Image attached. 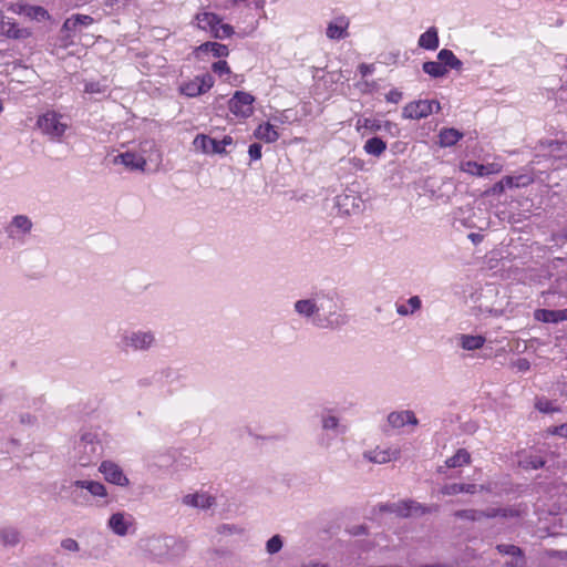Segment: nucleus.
<instances>
[{"label":"nucleus","instance_id":"f257e3e1","mask_svg":"<svg viewBox=\"0 0 567 567\" xmlns=\"http://www.w3.org/2000/svg\"><path fill=\"white\" fill-rule=\"evenodd\" d=\"M63 117L62 114L55 111H47L38 117L37 126L50 138L60 140L69 128V124L63 121Z\"/></svg>","mask_w":567,"mask_h":567},{"label":"nucleus","instance_id":"f03ea898","mask_svg":"<svg viewBox=\"0 0 567 567\" xmlns=\"http://www.w3.org/2000/svg\"><path fill=\"white\" fill-rule=\"evenodd\" d=\"M379 509L381 512L394 513L401 517H410V516H421L426 513H431L432 511L436 512L439 509V506L426 507L420 503L408 499V501H401L399 503L380 505Z\"/></svg>","mask_w":567,"mask_h":567},{"label":"nucleus","instance_id":"7ed1b4c3","mask_svg":"<svg viewBox=\"0 0 567 567\" xmlns=\"http://www.w3.org/2000/svg\"><path fill=\"white\" fill-rule=\"evenodd\" d=\"M234 143V140L229 135H225L223 140H215L206 134H198L194 138L193 145L197 151L204 154H218L226 155V146Z\"/></svg>","mask_w":567,"mask_h":567},{"label":"nucleus","instance_id":"20e7f679","mask_svg":"<svg viewBox=\"0 0 567 567\" xmlns=\"http://www.w3.org/2000/svg\"><path fill=\"white\" fill-rule=\"evenodd\" d=\"M255 96L248 92L236 91L228 101V109L238 118H248L254 114Z\"/></svg>","mask_w":567,"mask_h":567},{"label":"nucleus","instance_id":"39448f33","mask_svg":"<svg viewBox=\"0 0 567 567\" xmlns=\"http://www.w3.org/2000/svg\"><path fill=\"white\" fill-rule=\"evenodd\" d=\"M214 78L208 73L197 75L194 79L182 83L179 92L188 97H195L209 91L214 86Z\"/></svg>","mask_w":567,"mask_h":567},{"label":"nucleus","instance_id":"423d86ee","mask_svg":"<svg viewBox=\"0 0 567 567\" xmlns=\"http://www.w3.org/2000/svg\"><path fill=\"white\" fill-rule=\"evenodd\" d=\"M519 512L513 508H491L485 512L476 511V509H461L454 513L455 518L467 519V520H478L483 517L494 518L497 516L502 517H512L518 516Z\"/></svg>","mask_w":567,"mask_h":567},{"label":"nucleus","instance_id":"0eeeda50","mask_svg":"<svg viewBox=\"0 0 567 567\" xmlns=\"http://www.w3.org/2000/svg\"><path fill=\"white\" fill-rule=\"evenodd\" d=\"M433 105L440 107L436 101L419 100L408 103L402 111V116L410 120H421L433 113Z\"/></svg>","mask_w":567,"mask_h":567},{"label":"nucleus","instance_id":"6e6552de","mask_svg":"<svg viewBox=\"0 0 567 567\" xmlns=\"http://www.w3.org/2000/svg\"><path fill=\"white\" fill-rule=\"evenodd\" d=\"M99 471L103 474L106 482L125 487L130 484L128 478L123 473L122 468L112 461H103L100 466Z\"/></svg>","mask_w":567,"mask_h":567},{"label":"nucleus","instance_id":"1a4fd4ad","mask_svg":"<svg viewBox=\"0 0 567 567\" xmlns=\"http://www.w3.org/2000/svg\"><path fill=\"white\" fill-rule=\"evenodd\" d=\"M94 19L91 16L86 14H73L72 17L68 18L63 25L62 31H66L69 33L75 32L79 27H89L93 24ZM73 41L71 40V34H68L64 40V45L68 47L72 44Z\"/></svg>","mask_w":567,"mask_h":567},{"label":"nucleus","instance_id":"9d476101","mask_svg":"<svg viewBox=\"0 0 567 567\" xmlns=\"http://www.w3.org/2000/svg\"><path fill=\"white\" fill-rule=\"evenodd\" d=\"M350 21L347 17L340 16L331 21L326 30V34L330 40H340L348 37V28Z\"/></svg>","mask_w":567,"mask_h":567},{"label":"nucleus","instance_id":"9b49d317","mask_svg":"<svg viewBox=\"0 0 567 567\" xmlns=\"http://www.w3.org/2000/svg\"><path fill=\"white\" fill-rule=\"evenodd\" d=\"M120 161L125 167L132 171H145L146 159L134 152H125L116 156L115 162Z\"/></svg>","mask_w":567,"mask_h":567},{"label":"nucleus","instance_id":"f8f14e48","mask_svg":"<svg viewBox=\"0 0 567 567\" xmlns=\"http://www.w3.org/2000/svg\"><path fill=\"white\" fill-rule=\"evenodd\" d=\"M388 421L392 427L400 429L405 424L416 425L417 419L412 411L392 412L388 416Z\"/></svg>","mask_w":567,"mask_h":567},{"label":"nucleus","instance_id":"ddd939ff","mask_svg":"<svg viewBox=\"0 0 567 567\" xmlns=\"http://www.w3.org/2000/svg\"><path fill=\"white\" fill-rule=\"evenodd\" d=\"M0 33L11 39H24L30 35L27 29H20L12 20H2L0 23Z\"/></svg>","mask_w":567,"mask_h":567},{"label":"nucleus","instance_id":"4468645a","mask_svg":"<svg viewBox=\"0 0 567 567\" xmlns=\"http://www.w3.org/2000/svg\"><path fill=\"white\" fill-rule=\"evenodd\" d=\"M254 135L256 138L265 143H275L279 138V133L269 122L259 124L255 130Z\"/></svg>","mask_w":567,"mask_h":567},{"label":"nucleus","instance_id":"2eb2a0df","mask_svg":"<svg viewBox=\"0 0 567 567\" xmlns=\"http://www.w3.org/2000/svg\"><path fill=\"white\" fill-rule=\"evenodd\" d=\"M197 27L202 30L214 33L217 25H219L220 18L213 12H202L196 14Z\"/></svg>","mask_w":567,"mask_h":567},{"label":"nucleus","instance_id":"dca6fc26","mask_svg":"<svg viewBox=\"0 0 567 567\" xmlns=\"http://www.w3.org/2000/svg\"><path fill=\"white\" fill-rule=\"evenodd\" d=\"M463 138V133L453 127L442 128L439 133V145L441 147H450L455 145Z\"/></svg>","mask_w":567,"mask_h":567},{"label":"nucleus","instance_id":"f3484780","mask_svg":"<svg viewBox=\"0 0 567 567\" xmlns=\"http://www.w3.org/2000/svg\"><path fill=\"white\" fill-rule=\"evenodd\" d=\"M439 33L434 27L429 28L419 38V47L425 50H436L439 48Z\"/></svg>","mask_w":567,"mask_h":567},{"label":"nucleus","instance_id":"a211bd4d","mask_svg":"<svg viewBox=\"0 0 567 567\" xmlns=\"http://www.w3.org/2000/svg\"><path fill=\"white\" fill-rule=\"evenodd\" d=\"M183 502L186 505H190L194 507H200V508H209L214 504V497L207 495V494H188L184 496Z\"/></svg>","mask_w":567,"mask_h":567},{"label":"nucleus","instance_id":"6ab92c4d","mask_svg":"<svg viewBox=\"0 0 567 567\" xmlns=\"http://www.w3.org/2000/svg\"><path fill=\"white\" fill-rule=\"evenodd\" d=\"M131 522H127L125 519V516L123 513H115L111 516L109 520V526L111 529L120 536H124L127 534L128 526L131 525Z\"/></svg>","mask_w":567,"mask_h":567},{"label":"nucleus","instance_id":"aec40b11","mask_svg":"<svg viewBox=\"0 0 567 567\" xmlns=\"http://www.w3.org/2000/svg\"><path fill=\"white\" fill-rule=\"evenodd\" d=\"M471 454L465 449H458L456 453L445 461V466L450 468L461 467L471 464Z\"/></svg>","mask_w":567,"mask_h":567},{"label":"nucleus","instance_id":"412c9836","mask_svg":"<svg viewBox=\"0 0 567 567\" xmlns=\"http://www.w3.org/2000/svg\"><path fill=\"white\" fill-rule=\"evenodd\" d=\"M398 455H399V451H396V450H394V451H392L390 449L381 450L378 447L374 451L369 452V454L367 456L373 463L383 464V463L390 462L392 458H396Z\"/></svg>","mask_w":567,"mask_h":567},{"label":"nucleus","instance_id":"4be33fe9","mask_svg":"<svg viewBox=\"0 0 567 567\" xmlns=\"http://www.w3.org/2000/svg\"><path fill=\"white\" fill-rule=\"evenodd\" d=\"M437 60L445 65L447 70L449 68L460 70L463 65L462 61L449 49H442L437 54Z\"/></svg>","mask_w":567,"mask_h":567},{"label":"nucleus","instance_id":"5701e85b","mask_svg":"<svg viewBox=\"0 0 567 567\" xmlns=\"http://www.w3.org/2000/svg\"><path fill=\"white\" fill-rule=\"evenodd\" d=\"M381 128H382V123H381V121H379L377 118H370V117L359 118L355 123V130H357V132L361 133V135H364L365 132L375 133V132L380 131Z\"/></svg>","mask_w":567,"mask_h":567},{"label":"nucleus","instance_id":"b1692460","mask_svg":"<svg viewBox=\"0 0 567 567\" xmlns=\"http://www.w3.org/2000/svg\"><path fill=\"white\" fill-rule=\"evenodd\" d=\"M363 150L367 154L379 157L385 152L386 143L380 137H371L364 143Z\"/></svg>","mask_w":567,"mask_h":567},{"label":"nucleus","instance_id":"393cba45","mask_svg":"<svg viewBox=\"0 0 567 567\" xmlns=\"http://www.w3.org/2000/svg\"><path fill=\"white\" fill-rule=\"evenodd\" d=\"M74 485L87 489L93 496L105 497L107 495L105 486L95 481H76Z\"/></svg>","mask_w":567,"mask_h":567},{"label":"nucleus","instance_id":"a878e982","mask_svg":"<svg viewBox=\"0 0 567 567\" xmlns=\"http://www.w3.org/2000/svg\"><path fill=\"white\" fill-rule=\"evenodd\" d=\"M423 71L432 78H443L449 70L440 61H427L422 65Z\"/></svg>","mask_w":567,"mask_h":567},{"label":"nucleus","instance_id":"bb28decb","mask_svg":"<svg viewBox=\"0 0 567 567\" xmlns=\"http://www.w3.org/2000/svg\"><path fill=\"white\" fill-rule=\"evenodd\" d=\"M497 550L501 553V554H504V555H511L513 557H516L517 560H516V564L515 566L516 567H523L524 565V558H523V553H522V549L515 545H505V544H501V545H497Z\"/></svg>","mask_w":567,"mask_h":567},{"label":"nucleus","instance_id":"cd10ccee","mask_svg":"<svg viewBox=\"0 0 567 567\" xmlns=\"http://www.w3.org/2000/svg\"><path fill=\"white\" fill-rule=\"evenodd\" d=\"M462 348L465 350H477L481 349L485 343L483 336H470L463 334L461 338Z\"/></svg>","mask_w":567,"mask_h":567},{"label":"nucleus","instance_id":"c85d7f7f","mask_svg":"<svg viewBox=\"0 0 567 567\" xmlns=\"http://www.w3.org/2000/svg\"><path fill=\"white\" fill-rule=\"evenodd\" d=\"M154 341V337L150 332H140L131 337V344L135 349H145L150 347Z\"/></svg>","mask_w":567,"mask_h":567},{"label":"nucleus","instance_id":"c756f323","mask_svg":"<svg viewBox=\"0 0 567 567\" xmlns=\"http://www.w3.org/2000/svg\"><path fill=\"white\" fill-rule=\"evenodd\" d=\"M461 171L464 172V173H467L470 175H473V176H483V164H480L477 162H474V161H467V162H463L461 163V166H460Z\"/></svg>","mask_w":567,"mask_h":567},{"label":"nucleus","instance_id":"7c9ffc66","mask_svg":"<svg viewBox=\"0 0 567 567\" xmlns=\"http://www.w3.org/2000/svg\"><path fill=\"white\" fill-rule=\"evenodd\" d=\"M519 464L524 468H527V470L528 468L537 470L545 465V460L538 455H529V456H526L525 458L520 460Z\"/></svg>","mask_w":567,"mask_h":567},{"label":"nucleus","instance_id":"2f4dec72","mask_svg":"<svg viewBox=\"0 0 567 567\" xmlns=\"http://www.w3.org/2000/svg\"><path fill=\"white\" fill-rule=\"evenodd\" d=\"M296 311L307 317L313 315L317 311L316 303L311 300H299L295 305Z\"/></svg>","mask_w":567,"mask_h":567},{"label":"nucleus","instance_id":"473e14b6","mask_svg":"<svg viewBox=\"0 0 567 567\" xmlns=\"http://www.w3.org/2000/svg\"><path fill=\"white\" fill-rule=\"evenodd\" d=\"M535 408L542 413H554L559 411V408L546 398H538L535 402Z\"/></svg>","mask_w":567,"mask_h":567},{"label":"nucleus","instance_id":"72a5a7b5","mask_svg":"<svg viewBox=\"0 0 567 567\" xmlns=\"http://www.w3.org/2000/svg\"><path fill=\"white\" fill-rule=\"evenodd\" d=\"M535 319L542 322H557L556 310L538 309L535 311Z\"/></svg>","mask_w":567,"mask_h":567},{"label":"nucleus","instance_id":"f704fd0d","mask_svg":"<svg viewBox=\"0 0 567 567\" xmlns=\"http://www.w3.org/2000/svg\"><path fill=\"white\" fill-rule=\"evenodd\" d=\"M234 34V28L230 24L219 22L216 27L213 37L216 39H226Z\"/></svg>","mask_w":567,"mask_h":567},{"label":"nucleus","instance_id":"c9c22d12","mask_svg":"<svg viewBox=\"0 0 567 567\" xmlns=\"http://www.w3.org/2000/svg\"><path fill=\"white\" fill-rule=\"evenodd\" d=\"M212 70L215 74H217L219 78H223L224 75H230L231 70L225 60H219L217 62H214L212 64Z\"/></svg>","mask_w":567,"mask_h":567},{"label":"nucleus","instance_id":"e433bc0d","mask_svg":"<svg viewBox=\"0 0 567 567\" xmlns=\"http://www.w3.org/2000/svg\"><path fill=\"white\" fill-rule=\"evenodd\" d=\"M12 225L24 233L30 231L32 227L31 220L24 215H18L13 218Z\"/></svg>","mask_w":567,"mask_h":567},{"label":"nucleus","instance_id":"4c0bfd02","mask_svg":"<svg viewBox=\"0 0 567 567\" xmlns=\"http://www.w3.org/2000/svg\"><path fill=\"white\" fill-rule=\"evenodd\" d=\"M27 16H29L33 19H37V20L49 18L48 11L44 8L39 7V6L29 7L27 10Z\"/></svg>","mask_w":567,"mask_h":567},{"label":"nucleus","instance_id":"58836bf2","mask_svg":"<svg viewBox=\"0 0 567 567\" xmlns=\"http://www.w3.org/2000/svg\"><path fill=\"white\" fill-rule=\"evenodd\" d=\"M210 47H212L210 53L215 58H226L229 55L228 47L225 44H221L218 42H213Z\"/></svg>","mask_w":567,"mask_h":567},{"label":"nucleus","instance_id":"ea45409f","mask_svg":"<svg viewBox=\"0 0 567 567\" xmlns=\"http://www.w3.org/2000/svg\"><path fill=\"white\" fill-rule=\"evenodd\" d=\"M282 547V540L280 536L275 535L267 542V551L269 554L278 553Z\"/></svg>","mask_w":567,"mask_h":567},{"label":"nucleus","instance_id":"a19ab883","mask_svg":"<svg viewBox=\"0 0 567 567\" xmlns=\"http://www.w3.org/2000/svg\"><path fill=\"white\" fill-rule=\"evenodd\" d=\"M1 537L7 545H16L19 542V534L16 530H3Z\"/></svg>","mask_w":567,"mask_h":567},{"label":"nucleus","instance_id":"79ce46f5","mask_svg":"<svg viewBox=\"0 0 567 567\" xmlns=\"http://www.w3.org/2000/svg\"><path fill=\"white\" fill-rule=\"evenodd\" d=\"M442 495H456L462 493V486L458 483L446 484L440 489Z\"/></svg>","mask_w":567,"mask_h":567},{"label":"nucleus","instance_id":"37998d69","mask_svg":"<svg viewBox=\"0 0 567 567\" xmlns=\"http://www.w3.org/2000/svg\"><path fill=\"white\" fill-rule=\"evenodd\" d=\"M483 176L498 174L503 171V165L499 163H488L483 165Z\"/></svg>","mask_w":567,"mask_h":567},{"label":"nucleus","instance_id":"c03bdc74","mask_svg":"<svg viewBox=\"0 0 567 567\" xmlns=\"http://www.w3.org/2000/svg\"><path fill=\"white\" fill-rule=\"evenodd\" d=\"M261 145L258 143H252L249 145L248 154L251 161H258L261 158Z\"/></svg>","mask_w":567,"mask_h":567},{"label":"nucleus","instance_id":"a18cd8bd","mask_svg":"<svg viewBox=\"0 0 567 567\" xmlns=\"http://www.w3.org/2000/svg\"><path fill=\"white\" fill-rule=\"evenodd\" d=\"M513 177L515 178L514 187H526L534 182L533 177L528 175H519Z\"/></svg>","mask_w":567,"mask_h":567},{"label":"nucleus","instance_id":"49530a36","mask_svg":"<svg viewBox=\"0 0 567 567\" xmlns=\"http://www.w3.org/2000/svg\"><path fill=\"white\" fill-rule=\"evenodd\" d=\"M385 100L390 103L396 104L402 100V92L398 89H392L386 93Z\"/></svg>","mask_w":567,"mask_h":567},{"label":"nucleus","instance_id":"de8ad7c7","mask_svg":"<svg viewBox=\"0 0 567 567\" xmlns=\"http://www.w3.org/2000/svg\"><path fill=\"white\" fill-rule=\"evenodd\" d=\"M61 546L65 549V550H70V551H75L79 549V544L76 540L72 539V538H66L64 540H62L61 543Z\"/></svg>","mask_w":567,"mask_h":567},{"label":"nucleus","instance_id":"09e8293b","mask_svg":"<svg viewBox=\"0 0 567 567\" xmlns=\"http://www.w3.org/2000/svg\"><path fill=\"white\" fill-rule=\"evenodd\" d=\"M550 433L563 437H567V423L553 427V430H550Z\"/></svg>","mask_w":567,"mask_h":567},{"label":"nucleus","instance_id":"8fccbe9b","mask_svg":"<svg viewBox=\"0 0 567 567\" xmlns=\"http://www.w3.org/2000/svg\"><path fill=\"white\" fill-rule=\"evenodd\" d=\"M493 195H501L505 192V185L503 184L502 179L493 185V187L489 190Z\"/></svg>","mask_w":567,"mask_h":567},{"label":"nucleus","instance_id":"3c124183","mask_svg":"<svg viewBox=\"0 0 567 567\" xmlns=\"http://www.w3.org/2000/svg\"><path fill=\"white\" fill-rule=\"evenodd\" d=\"M408 303L411 307L410 310L413 313L415 310L420 309V307H421V299L417 296H414V297H411L409 299Z\"/></svg>","mask_w":567,"mask_h":567},{"label":"nucleus","instance_id":"603ef678","mask_svg":"<svg viewBox=\"0 0 567 567\" xmlns=\"http://www.w3.org/2000/svg\"><path fill=\"white\" fill-rule=\"evenodd\" d=\"M338 425V420L334 416H329L323 420L324 429H334Z\"/></svg>","mask_w":567,"mask_h":567},{"label":"nucleus","instance_id":"864d4df0","mask_svg":"<svg viewBox=\"0 0 567 567\" xmlns=\"http://www.w3.org/2000/svg\"><path fill=\"white\" fill-rule=\"evenodd\" d=\"M372 71H373V65H371V64L361 63L359 65V72L362 76H367L368 74L372 73Z\"/></svg>","mask_w":567,"mask_h":567},{"label":"nucleus","instance_id":"5fc2aeb1","mask_svg":"<svg viewBox=\"0 0 567 567\" xmlns=\"http://www.w3.org/2000/svg\"><path fill=\"white\" fill-rule=\"evenodd\" d=\"M462 493L474 494L477 492V486L475 484H461Z\"/></svg>","mask_w":567,"mask_h":567},{"label":"nucleus","instance_id":"6e6d98bb","mask_svg":"<svg viewBox=\"0 0 567 567\" xmlns=\"http://www.w3.org/2000/svg\"><path fill=\"white\" fill-rule=\"evenodd\" d=\"M212 43L213 42H210V41L202 43L199 47H197L196 52H205V53L210 52Z\"/></svg>","mask_w":567,"mask_h":567},{"label":"nucleus","instance_id":"4d7b16f0","mask_svg":"<svg viewBox=\"0 0 567 567\" xmlns=\"http://www.w3.org/2000/svg\"><path fill=\"white\" fill-rule=\"evenodd\" d=\"M97 86H99V83H93V82L86 83L85 84V92H87V93L100 92Z\"/></svg>","mask_w":567,"mask_h":567},{"label":"nucleus","instance_id":"13d9d810","mask_svg":"<svg viewBox=\"0 0 567 567\" xmlns=\"http://www.w3.org/2000/svg\"><path fill=\"white\" fill-rule=\"evenodd\" d=\"M514 181L515 178L513 176H505L502 178L503 184L505 185V188H513L514 187Z\"/></svg>","mask_w":567,"mask_h":567},{"label":"nucleus","instance_id":"bf43d9fd","mask_svg":"<svg viewBox=\"0 0 567 567\" xmlns=\"http://www.w3.org/2000/svg\"><path fill=\"white\" fill-rule=\"evenodd\" d=\"M556 315H557V322L567 320V308L556 310Z\"/></svg>","mask_w":567,"mask_h":567},{"label":"nucleus","instance_id":"052dcab7","mask_svg":"<svg viewBox=\"0 0 567 567\" xmlns=\"http://www.w3.org/2000/svg\"><path fill=\"white\" fill-rule=\"evenodd\" d=\"M396 311L401 316H406L409 313H412V311L405 305H399L396 308Z\"/></svg>","mask_w":567,"mask_h":567},{"label":"nucleus","instance_id":"680f3d73","mask_svg":"<svg viewBox=\"0 0 567 567\" xmlns=\"http://www.w3.org/2000/svg\"><path fill=\"white\" fill-rule=\"evenodd\" d=\"M518 368H519L520 370H527V369H529V363H528V361H527V360H525V359L519 360V362H518Z\"/></svg>","mask_w":567,"mask_h":567},{"label":"nucleus","instance_id":"e2e57ef3","mask_svg":"<svg viewBox=\"0 0 567 567\" xmlns=\"http://www.w3.org/2000/svg\"><path fill=\"white\" fill-rule=\"evenodd\" d=\"M474 243H477L480 240V235L477 234H470L468 236Z\"/></svg>","mask_w":567,"mask_h":567},{"label":"nucleus","instance_id":"0e129e2a","mask_svg":"<svg viewBox=\"0 0 567 567\" xmlns=\"http://www.w3.org/2000/svg\"><path fill=\"white\" fill-rule=\"evenodd\" d=\"M365 532V528L363 526H360L357 530L352 532L354 535H359Z\"/></svg>","mask_w":567,"mask_h":567},{"label":"nucleus","instance_id":"69168bd1","mask_svg":"<svg viewBox=\"0 0 567 567\" xmlns=\"http://www.w3.org/2000/svg\"><path fill=\"white\" fill-rule=\"evenodd\" d=\"M303 567H328L326 565H320V564H309V565H306Z\"/></svg>","mask_w":567,"mask_h":567},{"label":"nucleus","instance_id":"338daca9","mask_svg":"<svg viewBox=\"0 0 567 567\" xmlns=\"http://www.w3.org/2000/svg\"><path fill=\"white\" fill-rule=\"evenodd\" d=\"M3 112V104H2V101L0 100V114Z\"/></svg>","mask_w":567,"mask_h":567},{"label":"nucleus","instance_id":"774afa93","mask_svg":"<svg viewBox=\"0 0 567 567\" xmlns=\"http://www.w3.org/2000/svg\"><path fill=\"white\" fill-rule=\"evenodd\" d=\"M420 567H440L439 565H425V566H420Z\"/></svg>","mask_w":567,"mask_h":567}]
</instances>
